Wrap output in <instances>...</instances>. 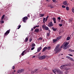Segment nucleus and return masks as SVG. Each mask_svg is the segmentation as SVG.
Instances as JSON below:
<instances>
[{
  "mask_svg": "<svg viewBox=\"0 0 74 74\" xmlns=\"http://www.w3.org/2000/svg\"><path fill=\"white\" fill-rule=\"evenodd\" d=\"M10 30H9L7 31L4 34V37H5V36H7L10 33Z\"/></svg>",
  "mask_w": 74,
  "mask_h": 74,
  "instance_id": "7",
  "label": "nucleus"
},
{
  "mask_svg": "<svg viewBox=\"0 0 74 74\" xmlns=\"http://www.w3.org/2000/svg\"><path fill=\"white\" fill-rule=\"evenodd\" d=\"M4 16H5V14H4L3 15L2 18H1V20H3L4 18Z\"/></svg>",
  "mask_w": 74,
  "mask_h": 74,
  "instance_id": "24",
  "label": "nucleus"
},
{
  "mask_svg": "<svg viewBox=\"0 0 74 74\" xmlns=\"http://www.w3.org/2000/svg\"><path fill=\"white\" fill-rule=\"evenodd\" d=\"M47 30H48L49 31V33H50V32H51V31L50 30V29H49H49H48Z\"/></svg>",
  "mask_w": 74,
  "mask_h": 74,
  "instance_id": "44",
  "label": "nucleus"
},
{
  "mask_svg": "<svg viewBox=\"0 0 74 74\" xmlns=\"http://www.w3.org/2000/svg\"><path fill=\"white\" fill-rule=\"evenodd\" d=\"M52 29L53 31H56L57 30V29L53 27H52Z\"/></svg>",
  "mask_w": 74,
  "mask_h": 74,
  "instance_id": "20",
  "label": "nucleus"
},
{
  "mask_svg": "<svg viewBox=\"0 0 74 74\" xmlns=\"http://www.w3.org/2000/svg\"><path fill=\"white\" fill-rule=\"evenodd\" d=\"M14 72H16V71L15 70H14Z\"/></svg>",
  "mask_w": 74,
  "mask_h": 74,
  "instance_id": "63",
  "label": "nucleus"
},
{
  "mask_svg": "<svg viewBox=\"0 0 74 74\" xmlns=\"http://www.w3.org/2000/svg\"><path fill=\"white\" fill-rule=\"evenodd\" d=\"M35 56H33L32 57V58H35Z\"/></svg>",
  "mask_w": 74,
  "mask_h": 74,
  "instance_id": "53",
  "label": "nucleus"
},
{
  "mask_svg": "<svg viewBox=\"0 0 74 74\" xmlns=\"http://www.w3.org/2000/svg\"><path fill=\"white\" fill-rule=\"evenodd\" d=\"M70 60H71V61H73V62H74V60L73 59V58H70V59H69Z\"/></svg>",
  "mask_w": 74,
  "mask_h": 74,
  "instance_id": "27",
  "label": "nucleus"
},
{
  "mask_svg": "<svg viewBox=\"0 0 74 74\" xmlns=\"http://www.w3.org/2000/svg\"><path fill=\"white\" fill-rule=\"evenodd\" d=\"M12 69H13V70H14V69H15V66H13V67H12Z\"/></svg>",
  "mask_w": 74,
  "mask_h": 74,
  "instance_id": "45",
  "label": "nucleus"
},
{
  "mask_svg": "<svg viewBox=\"0 0 74 74\" xmlns=\"http://www.w3.org/2000/svg\"><path fill=\"white\" fill-rule=\"evenodd\" d=\"M61 38H62V37L61 36H59L57 38V40H60Z\"/></svg>",
  "mask_w": 74,
  "mask_h": 74,
  "instance_id": "21",
  "label": "nucleus"
},
{
  "mask_svg": "<svg viewBox=\"0 0 74 74\" xmlns=\"http://www.w3.org/2000/svg\"><path fill=\"white\" fill-rule=\"evenodd\" d=\"M26 52H29V49H27V50H26Z\"/></svg>",
  "mask_w": 74,
  "mask_h": 74,
  "instance_id": "38",
  "label": "nucleus"
},
{
  "mask_svg": "<svg viewBox=\"0 0 74 74\" xmlns=\"http://www.w3.org/2000/svg\"><path fill=\"white\" fill-rule=\"evenodd\" d=\"M67 2L66 1H65L63 2V4H64V5H67Z\"/></svg>",
  "mask_w": 74,
  "mask_h": 74,
  "instance_id": "18",
  "label": "nucleus"
},
{
  "mask_svg": "<svg viewBox=\"0 0 74 74\" xmlns=\"http://www.w3.org/2000/svg\"><path fill=\"white\" fill-rule=\"evenodd\" d=\"M61 23H62V24L63 25H64L65 24V21L63 20H61Z\"/></svg>",
  "mask_w": 74,
  "mask_h": 74,
  "instance_id": "16",
  "label": "nucleus"
},
{
  "mask_svg": "<svg viewBox=\"0 0 74 74\" xmlns=\"http://www.w3.org/2000/svg\"><path fill=\"white\" fill-rule=\"evenodd\" d=\"M39 40H42V38H41V37H40L39 38Z\"/></svg>",
  "mask_w": 74,
  "mask_h": 74,
  "instance_id": "39",
  "label": "nucleus"
},
{
  "mask_svg": "<svg viewBox=\"0 0 74 74\" xmlns=\"http://www.w3.org/2000/svg\"><path fill=\"white\" fill-rule=\"evenodd\" d=\"M26 53V50H24L23 51L22 53H21V55L22 56H23L24 55H25Z\"/></svg>",
  "mask_w": 74,
  "mask_h": 74,
  "instance_id": "11",
  "label": "nucleus"
},
{
  "mask_svg": "<svg viewBox=\"0 0 74 74\" xmlns=\"http://www.w3.org/2000/svg\"><path fill=\"white\" fill-rule=\"evenodd\" d=\"M44 16V14H41L40 15V17H43Z\"/></svg>",
  "mask_w": 74,
  "mask_h": 74,
  "instance_id": "35",
  "label": "nucleus"
},
{
  "mask_svg": "<svg viewBox=\"0 0 74 74\" xmlns=\"http://www.w3.org/2000/svg\"><path fill=\"white\" fill-rule=\"evenodd\" d=\"M59 25L60 26V27H62V24H59Z\"/></svg>",
  "mask_w": 74,
  "mask_h": 74,
  "instance_id": "47",
  "label": "nucleus"
},
{
  "mask_svg": "<svg viewBox=\"0 0 74 74\" xmlns=\"http://www.w3.org/2000/svg\"><path fill=\"white\" fill-rule=\"evenodd\" d=\"M27 16L28 17H30V15H29V14H28L27 15Z\"/></svg>",
  "mask_w": 74,
  "mask_h": 74,
  "instance_id": "55",
  "label": "nucleus"
},
{
  "mask_svg": "<svg viewBox=\"0 0 74 74\" xmlns=\"http://www.w3.org/2000/svg\"><path fill=\"white\" fill-rule=\"evenodd\" d=\"M43 23H45V21H43Z\"/></svg>",
  "mask_w": 74,
  "mask_h": 74,
  "instance_id": "60",
  "label": "nucleus"
},
{
  "mask_svg": "<svg viewBox=\"0 0 74 74\" xmlns=\"http://www.w3.org/2000/svg\"><path fill=\"white\" fill-rule=\"evenodd\" d=\"M72 12H73V13H74V8H73L72 9Z\"/></svg>",
  "mask_w": 74,
  "mask_h": 74,
  "instance_id": "32",
  "label": "nucleus"
},
{
  "mask_svg": "<svg viewBox=\"0 0 74 74\" xmlns=\"http://www.w3.org/2000/svg\"><path fill=\"white\" fill-rule=\"evenodd\" d=\"M71 65V63H69L66 64H64V65H62L60 67V68L61 69H63V68L65 66H70Z\"/></svg>",
  "mask_w": 74,
  "mask_h": 74,
  "instance_id": "4",
  "label": "nucleus"
},
{
  "mask_svg": "<svg viewBox=\"0 0 74 74\" xmlns=\"http://www.w3.org/2000/svg\"><path fill=\"white\" fill-rule=\"evenodd\" d=\"M48 49V47H45L43 49L42 52H44V51H45V50L46 49Z\"/></svg>",
  "mask_w": 74,
  "mask_h": 74,
  "instance_id": "15",
  "label": "nucleus"
},
{
  "mask_svg": "<svg viewBox=\"0 0 74 74\" xmlns=\"http://www.w3.org/2000/svg\"><path fill=\"white\" fill-rule=\"evenodd\" d=\"M66 58H67L68 59H69V60H70V58H71V57H69V56H66Z\"/></svg>",
  "mask_w": 74,
  "mask_h": 74,
  "instance_id": "33",
  "label": "nucleus"
},
{
  "mask_svg": "<svg viewBox=\"0 0 74 74\" xmlns=\"http://www.w3.org/2000/svg\"><path fill=\"white\" fill-rule=\"evenodd\" d=\"M25 70L23 69H21V70H19L18 71L17 73H23V72H24V71Z\"/></svg>",
  "mask_w": 74,
  "mask_h": 74,
  "instance_id": "10",
  "label": "nucleus"
},
{
  "mask_svg": "<svg viewBox=\"0 0 74 74\" xmlns=\"http://www.w3.org/2000/svg\"><path fill=\"white\" fill-rule=\"evenodd\" d=\"M58 19L59 20H60V19H61V18L60 17H59L58 18Z\"/></svg>",
  "mask_w": 74,
  "mask_h": 74,
  "instance_id": "46",
  "label": "nucleus"
},
{
  "mask_svg": "<svg viewBox=\"0 0 74 74\" xmlns=\"http://www.w3.org/2000/svg\"><path fill=\"white\" fill-rule=\"evenodd\" d=\"M51 47H47V49H48V50H49L51 49Z\"/></svg>",
  "mask_w": 74,
  "mask_h": 74,
  "instance_id": "34",
  "label": "nucleus"
},
{
  "mask_svg": "<svg viewBox=\"0 0 74 74\" xmlns=\"http://www.w3.org/2000/svg\"><path fill=\"white\" fill-rule=\"evenodd\" d=\"M62 8H66V6H64V5H62Z\"/></svg>",
  "mask_w": 74,
  "mask_h": 74,
  "instance_id": "40",
  "label": "nucleus"
},
{
  "mask_svg": "<svg viewBox=\"0 0 74 74\" xmlns=\"http://www.w3.org/2000/svg\"><path fill=\"white\" fill-rule=\"evenodd\" d=\"M70 37H68L66 38V40H70Z\"/></svg>",
  "mask_w": 74,
  "mask_h": 74,
  "instance_id": "29",
  "label": "nucleus"
},
{
  "mask_svg": "<svg viewBox=\"0 0 74 74\" xmlns=\"http://www.w3.org/2000/svg\"><path fill=\"white\" fill-rule=\"evenodd\" d=\"M69 42H66L65 43V42L63 43L62 45V46L61 47V48H63V49H66L67 48V46L69 45Z\"/></svg>",
  "mask_w": 74,
  "mask_h": 74,
  "instance_id": "2",
  "label": "nucleus"
},
{
  "mask_svg": "<svg viewBox=\"0 0 74 74\" xmlns=\"http://www.w3.org/2000/svg\"><path fill=\"white\" fill-rule=\"evenodd\" d=\"M34 32L36 33H38L39 32V29L38 28H36L35 29Z\"/></svg>",
  "mask_w": 74,
  "mask_h": 74,
  "instance_id": "14",
  "label": "nucleus"
},
{
  "mask_svg": "<svg viewBox=\"0 0 74 74\" xmlns=\"http://www.w3.org/2000/svg\"><path fill=\"white\" fill-rule=\"evenodd\" d=\"M32 41V38H30L29 39V42H30Z\"/></svg>",
  "mask_w": 74,
  "mask_h": 74,
  "instance_id": "37",
  "label": "nucleus"
},
{
  "mask_svg": "<svg viewBox=\"0 0 74 74\" xmlns=\"http://www.w3.org/2000/svg\"><path fill=\"white\" fill-rule=\"evenodd\" d=\"M48 19H47V18H46L45 20V22H47V20Z\"/></svg>",
  "mask_w": 74,
  "mask_h": 74,
  "instance_id": "56",
  "label": "nucleus"
},
{
  "mask_svg": "<svg viewBox=\"0 0 74 74\" xmlns=\"http://www.w3.org/2000/svg\"><path fill=\"white\" fill-rule=\"evenodd\" d=\"M35 44L34 43H33L32 44V47H35Z\"/></svg>",
  "mask_w": 74,
  "mask_h": 74,
  "instance_id": "30",
  "label": "nucleus"
},
{
  "mask_svg": "<svg viewBox=\"0 0 74 74\" xmlns=\"http://www.w3.org/2000/svg\"><path fill=\"white\" fill-rule=\"evenodd\" d=\"M53 71L54 73H55L56 72H57L58 74H63V72L61 71L60 70L57 69H55L54 70H53Z\"/></svg>",
  "mask_w": 74,
  "mask_h": 74,
  "instance_id": "3",
  "label": "nucleus"
},
{
  "mask_svg": "<svg viewBox=\"0 0 74 74\" xmlns=\"http://www.w3.org/2000/svg\"><path fill=\"white\" fill-rule=\"evenodd\" d=\"M53 1L55 3V2H56V0H53Z\"/></svg>",
  "mask_w": 74,
  "mask_h": 74,
  "instance_id": "50",
  "label": "nucleus"
},
{
  "mask_svg": "<svg viewBox=\"0 0 74 74\" xmlns=\"http://www.w3.org/2000/svg\"><path fill=\"white\" fill-rule=\"evenodd\" d=\"M29 40V38L27 37L25 39V42H27L28 41V40Z\"/></svg>",
  "mask_w": 74,
  "mask_h": 74,
  "instance_id": "22",
  "label": "nucleus"
},
{
  "mask_svg": "<svg viewBox=\"0 0 74 74\" xmlns=\"http://www.w3.org/2000/svg\"><path fill=\"white\" fill-rule=\"evenodd\" d=\"M53 23H52V22L51 21L47 25L48 26H49V27H51V26H53Z\"/></svg>",
  "mask_w": 74,
  "mask_h": 74,
  "instance_id": "8",
  "label": "nucleus"
},
{
  "mask_svg": "<svg viewBox=\"0 0 74 74\" xmlns=\"http://www.w3.org/2000/svg\"><path fill=\"white\" fill-rule=\"evenodd\" d=\"M66 9L67 11H69V7L68 6H67L66 7Z\"/></svg>",
  "mask_w": 74,
  "mask_h": 74,
  "instance_id": "26",
  "label": "nucleus"
},
{
  "mask_svg": "<svg viewBox=\"0 0 74 74\" xmlns=\"http://www.w3.org/2000/svg\"><path fill=\"white\" fill-rule=\"evenodd\" d=\"M34 48H35V47H32V48H31V50H33V49H34Z\"/></svg>",
  "mask_w": 74,
  "mask_h": 74,
  "instance_id": "42",
  "label": "nucleus"
},
{
  "mask_svg": "<svg viewBox=\"0 0 74 74\" xmlns=\"http://www.w3.org/2000/svg\"><path fill=\"white\" fill-rule=\"evenodd\" d=\"M48 18H49V16H47L46 18V19H48Z\"/></svg>",
  "mask_w": 74,
  "mask_h": 74,
  "instance_id": "49",
  "label": "nucleus"
},
{
  "mask_svg": "<svg viewBox=\"0 0 74 74\" xmlns=\"http://www.w3.org/2000/svg\"><path fill=\"white\" fill-rule=\"evenodd\" d=\"M38 71V69H35L34 70V71H35V72H36V71Z\"/></svg>",
  "mask_w": 74,
  "mask_h": 74,
  "instance_id": "41",
  "label": "nucleus"
},
{
  "mask_svg": "<svg viewBox=\"0 0 74 74\" xmlns=\"http://www.w3.org/2000/svg\"><path fill=\"white\" fill-rule=\"evenodd\" d=\"M42 28L43 30H48L49 29V28L47 27L46 26L44 25H43L42 26Z\"/></svg>",
  "mask_w": 74,
  "mask_h": 74,
  "instance_id": "6",
  "label": "nucleus"
},
{
  "mask_svg": "<svg viewBox=\"0 0 74 74\" xmlns=\"http://www.w3.org/2000/svg\"><path fill=\"white\" fill-rule=\"evenodd\" d=\"M41 31H42V29H40V32H41Z\"/></svg>",
  "mask_w": 74,
  "mask_h": 74,
  "instance_id": "62",
  "label": "nucleus"
},
{
  "mask_svg": "<svg viewBox=\"0 0 74 74\" xmlns=\"http://www.w3.org/2000/svg\"><path fill=\"white\" fill-rule=\"evenodd\" d=\"M44 69L45 70H46L48 72L49 71V70L48 69V68H44Z\"/></svg>",
  "mask_w": 74,
  "mask_h": 74,
  "instance_id": "23",
  "label": "nucleus"
},
{
  "mask_svg": "<svg viewBox=\"0 0 74 74\" xmlns=\"http://www.w3.org/2000/svg\"><path fill=\"white\" fill-rule=\"evenodd\" d=\"M52 20H53L54 23H56V20L55 18L53 17L52 18Z\"/></svg>",
  "mask_w": 74,
  "mask_h": 74,
  "instance_id": "13",
  "label": "nucleus"
},
{
  "mask_svg": "<svg viewBox=\"0 0 74 74\" xmlns=\"http://www.w3.org/2000/svg\"><path fill=\"white\" fill-rule=\"evenodd\" d=\"M26 19L27 20L28 19V17H27L25 16L23 18V21L24 23H26Z\"/></svg>",
  "mask_w": 74,
  "mask_h": 74,
  "instance_id": "9",
  "label": "nucleus"
},
{
  "mask_svg": "<svg viewBox=\"0 0 74 74\" xmlns=\"http://www.w3.org/2000/svg\"><path fill=\"white\" fill-rule=\"evenodd\" d=\"M46 58V56L45 55H43L42 56H39L38 57V58L40 60H43V59H45Z\"/></svg>",
  "mask_w": 74,
  "mask_h": 74,
  "instance_id": "5",
  "label": "nucleus"
},
{
  "mask_svg": "<svg viewBox=\"0 0 74 74\" xmlns=\"http://www.w3.org/2000/svg\"><path fill=\"white\" fill-rule=\"evenodd\" d=\"M40 55H41V53H40L38 54V56H40Z\"/></svg>",
  "mask_w": 74,
  "mask_h": 74,
  "instance_id": "57",
  "label": "nucleus"
},
{
  "mask_svg": "<svg viewBox=\"0 0 74 74\" xmlns=\"http://www.w3.org/2000/svg\"><path fill=\"white\" fill-rule=\"evenodd\" d=\"M35 27H39V25H36L35 26Z\"/></svg>",
  "mask_w": 74,
  "mask_h": 74,
  "instance_id": "48",
  "label": "nucleus"
},
{
  "mask_svg": "<svg viewBox=\"0 0 74 74\" xmlns=\"http://www.w3.org/2000/svg\"><path fill=\"white\" fill-rule=\"evenodd\" d=\"M68 55H69V56H73V55L71 54H69Z\"/></svg>",
  "mask_w": 74,
  "mask_h": 74,
  "instance_id": "43",
  "label": "nucleus"
},
{
  "mask_svg": "<svg viewBox=\"0 0 74 74\" xmlns=\"http://www.w3.org/2000/svg\"><path fill=\"white\" fill-rule=\"evenodd\" d=\"M69 3H67V4L66 5V6H68V5H69Z\"/></svg>",
  "mask_w": 74,
  "mask_h": 74,
  "instance_id": "59",
  "label": "nucleus"
},
{
  "mask_svg": "<svg viewBox=\"0 0 74 74\" xmlns=\"http://www.w3.org/2000/svg\"><path fill=\"white\" fill-rule=\"evenodd\" d=\"M64 70H68V69H67H67L65 68V69H64Z\"/></svg>",
  "mask_w": 74,
  "mask_h": 74,
  "instance_id": "54",
  "label": "nucleus"
},
{
  "mask_svg": "<svg viewBox=\"0 0 74 74\" xmlns=\"http://www.w3.org/2000/svg\"><path fill=\"white\" fill-rule=\"evenodd\" d=\"M59 47H60V45H58L56 46V48L54 49V51H56V53H59L62 50L61 48H59ZM58 48L59 49H58Z\"/></svg>",
  "mask_w": 74,
  "mask_h": 74,
  "instance_id": "1",
  "label": "nucleus"
},
{
  "mask_svg": "<svg viewBox=\"0 0 74 74\" xmlns=\"http://www.w3.org/2000/svg\"><path fill=\"white\" fill-rule=\"evenodd\" d=\"M49 35H50V33L49 32L47 33V37H49Z\"/></svg>",
  "mask_w": 74,
  "mask_h": 74,
  "instance_id": "28",
  "label": "nucleus"
},
{
  "mask_svg": "<svg viewBox=\"0 0 74 74\" xmlns=\"http://www.w3.org/2000/svg\"><path fill=\"white\" fill-rule=\"evenodd\" d=\"M36 26L34 27L33 28L34 29H36Z\"/></svg>",
  "mask_w": 74,
  "mask_h": 74,
  "instance_id": "52",
  "label": "nucleus"
},
{
  "mask_svg": "<svg viewBox=\"0 0 74 74\" xmlns=\"http://www.w3.org/2000/svg\"><path fill=\"white\" fill-rule=\"evenodd\" d=\"M33 28H32V29H31V30H32V31H33Z\"/></svg>",
  "mask_w": 74,
  "mask_h": 74,
  "instance_id": "61",
  "label": "nucleus"
},
{
  "mask_svg": "<svg viewBox=\"0 0 74 74\" xmlns=\"http://www.w3.org/2000/svg\"><path fill=\"white\" fill-rule=\"evenodd\" d=\"M65 74H67V72L65 73Z\"/></svg>",
  "mask_w": 74,
  "mask_h": 74,
  "instance_id": "64",
  "label": "nucleus"
},
{
  "mask_svg": "<svg viewBox=\"0 0 74 74\" xmlns=\"http://www.w3.org/2000/svg\"><path fill=\"white\" fill-rule=\"evenodd\" d=\"M21 25H19L18 26V27L17 28V29H19L20 28H21Z\"/></svg>",
  "mask_w": 74,
  "mask_h": 74,
  "instance_id": "36",
  "label": "nucleus"
},
{
  "mask_svg": "<svg viewBox=\"0 0 74 74\" xmlns=\"http://www.w3.org/2000/svg\"><path fill=\"white\" fill-rule=\"evenodd\" d=\"M41 49H42V47L41 46L40 47H39L38 49L37 52H40L41 50Z\"/></svg>",
  "mask_w": 74,
  "mask_h": 74,
  "instance_id": "12",
  "label": "nucleus"
},
{
  "mask_svg": "<svg viewBox=\"0 0 74 74\" xmlns=\"http://www.w3.org/2000/svg\"><path fill=\"white\" fill-rule=\"evenodd\" d=\"M4 21H1V23H4Z\"/></svg>",
  "mask_w": 74,
  "mask_h": 74,
  "instance_id": "51",
  "label": "nucleus"
},
{
  "mask_svg": "<svg viewBox=\"0 0 74 74\" xmlns=\"http://www.w3.org/2000/svg\"><path fill=\"white\" fill-rule=\"evenodd\" d=\"M73 18H70L69 19V23H70V22H73Z\"/></svg>",
  "mask_w": 74,
  "mask_h": 74,
  "instance_id": "17",
  "label": "nucleus"
},
{
  "mask_svg": "<svg viewBox=\"0 0 74 74\" xmlns=\"http://www.w3.org/2000/svg\"><path fill=\"white\" fill-rule=\"evenodd\" d=\"M58 41V39L57 38H56L55 39H53V42H56V41Z\"/></svg>",
  "mask_w": 74,
  "mask_h": 74,
  "instance_id": "19",
  "label": "nucleus"
},
{
  "mask_svg": "<svg viewBox=\"0 0 74 74\" xmlns=\"http://www.w3.org/2000/svg\"><path fill=\"white\" fill-rule=\"evenodd\" d=\"M69 51L70 52H74V50H72V49H69Z\"/></svg>",
  "mask_w": 74,
  "mask_h": 74,
  "instance_id": "25",
  "label": "nucleus"
},
{
  "mask_svg": "<svg viewBox=\"0 0 74 74\" xmlns=\"http://www.w3.org/2000/svg\"><path fill=\"white\" fill-rule=\"evenodd\" d=\"M43 20V21H45V18H44Z\"/></svg>",
  "mask_w": 74,
  "mask_h": 74,
  "instance_id": "58",
  "label": "nucleus"
},
{
  "mask_svg": "<svg viewBox=\"0 0 74 74\" xmlns=\"http://www.w3.org/2000/svg\"><path fill=\"white\" fill-rule=\"evenodd\" d=\"M48 6L49 7H50V8H53V6L51 5H49Z\"/></svg>",
  "mask_w": 74,
  "mask_h": 74,
  "instance_id": "31",
  "label": "nucleus"
}]
</instances>
